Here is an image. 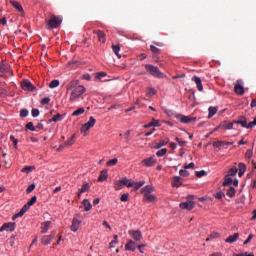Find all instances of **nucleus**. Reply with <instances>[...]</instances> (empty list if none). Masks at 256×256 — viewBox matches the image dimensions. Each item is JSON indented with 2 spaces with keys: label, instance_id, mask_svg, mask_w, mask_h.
Instances as JSON below:
<instances>
[{
  "label": "nucleus",
  "instance_id": "obj_19",
  "mask_svg": "<svg viewBox=\"0 0 256 256\" xmlns=\"http://www.w3.org/2000/svg\"><path fill=\"white\" fill-rule=\"evenodd\" d=\"M150 51L154 54L153 59L155 61H159V56H157V55H159V53H161V49L157 48L156 46L151 45Z\"/></svg>",
  "mask_w": 256,
  "mask_h": 256
},
{
  "label": "nucleus",
  "instance_id": "obj_51",
  "mask_svg": "<svg viewBox=\"0 0 256 256\" xmlns=\"http://www.w3.org/2000/svg\"><path fill=\"white\" fill-rule=\"evenodd\" d=\"M147 95L148 97H153V95H157V90L155 88H149Z\"/></svg>",
  "mask_w": 256,
  "mask_h": 256
},
{
  "label": "nucleus",
  "instance_id": "obj_56",
  "mask_svg": "<svg viewBox=\"0 0 256 256\" xmlns=\"http://www.w3.org/2000/svg\"><path fill=\"white\" fill-rule=\"evenodd\" d=\"M245 157L247 159H251L253 157V149L247 150L246 153H245Z\"/></svg>",
  "mask_w": 256,
  "mask_h": 256
},
{
  "label": "nucleus",
  "instance_id": "obj_26",
  "mask_svg": "<svg viewBox=\"0 0 256 256\" xmlns=\"http://www.w3.org/2000/svg\"><path fill=\"white\" fill-rule=\"evenodd\" d=\"M107 177H108V172H107L106 169H104V170H102V171L100 172V175H99V177H98V181H99L100 183H103V181H107Z\"/></svg>",
  "mask_w": 256,
  "mask_h": 256
},
{
  "label": "nucleus",
  "instance_id": "obj_25",
  "mask_svg": "<svg viewBox=\"0 0 256 256\" xmlns=\"http://www.w3.org/2000/svg\"><path fill=\"white\" fill-rule=\"evenodd\" d=\"M233 125H235V123L223 121V122L219 125V128H220V129H228V130H231V129H233Z\"/></svg>",
  "mask_w": 256,
  "mask_h": 256
},
{
  "label": "nucleus",
  "instance_id": "obj_48",
  "mask_svg": "<svg viewBox=\"0 0 256 256\" xmlns=\"http://www.w3.org/2000/svg\"><path fill=\"white\" fill-rule=\"evenodd\" d=\"M10 141L13 142V147H14V149H18L17 144L19 143V140H17V139L15 138V136L11 135V136H10Z\"/></svg>",
  "mask_w": 256,
  "mask_h": 256
},
{
  "label": "nucleus",
  "instance_id": "obj_23",
  "mask_svg": "<svg viewBox=\"0 0 256 256\" xmlns=\"http://www.w3.org/2000/svg\"><path fill=\"white\" fill-rule=\"evenodd\" d=\"M234 92L236 93V95H244L245 94V88H243V86L239 83H237L234 86Z\"/></svg>",
  "mask_w": 256,
  "mask_h": 256
},
{
  "label": "nucleus",
  "instance_id": "obj_34",
  "mask_svg": "<svg viewBox=\"0 0 256 256\" xmlns=\"http://www.w3.org/2000/svg\"><path fill=\"white\" fill-rule=\"evenodd\" d=\"M169 143V138H165L164 140H160L158 144L154 147L155 149H161V147H165Z\"/></svg>",
  "mask_w": 256,
  "mask_h": 256
},
{
  "label": "nucleus",
  "instance_id": "obj_28",
  "mask_svg": "<svg viewBox=\"0 0 256 256\" xmlns=\"http://www.w3.org/2000/svg\"><path fill=\"white\" fill-rule=\"evenodd\" d=\"M58 121H63V115L57 113L52 117V119L48 120V123H58Z\"/></svg>",
  "mask_w": 256,
  "mask_h": 256
},
{
  "label": "nucleus",
  "instance_id": "obj_49",
  "mask_svg": "<svg viewBox=\"0 0 256 256\" xmlns=\"http://www.w3.org/2000/svg\"><path fill=\"white\" fill-rule=\"evenodd\" d=\"M59 85V80H52L49 84L50 89H55Z\"/></svg>",
  "mask_w": 256,
  "mask_h": 256
},
{
  "label": "nucleus",
  "instance_id": "obj_4",
  "mask_svg": "<svg viewBox=\"0 0 256 256\" xmlns=\"http://www.w3.org/2000/svg\"><path fill=\"white\" fill-rule=\"evenodd\" d=\"M35 203H37V196H33L30 201L21 208L19 213L12 217L13 221L19 217H23L29 211V208L32 207V205H35Z\"/></svg>",
  "mask_w": 256,
  "mask_h": 256
},
{
  "label": "nucleus",
  "instance_id": "obj_22",
  "mask_svg": "<svg viewBox=\"0 0 256 256\" xmlns=\"http://www.w3.org/2000/svg\"><path fill=\"white\" fill-rule=\"evenodd\" d=\"M192 81L196 84L198 91H203V83L201 82V78L194 76L192 77Z\"/></svg>",
  "mask_w": 256,
  "mask_h": 256
},
{
  "label": "nucleus",
  "instance_id": "obj_62",
  "mask_svg": "<svg viewBox=\"0 0 256 256\" xmlns=\"http://www.w3.org/2000/svg\"><path fill=\"white\" fill-rule=\"evenodd\" d=\"M129 200V194H122L120 201H122L123 203H125L126 201Z\"/></svg>",
  "mask_w": 256,
  "mask_h": 256
},
{
  "label": "nucleus",
  "instance_id": "obj_52",
  "mask_svg": "<svg viewBox=\"0 0 256 256\" xmlns=\"http://www.w3.org/2000/svg\"><path fill=\"white\" fill-rule=\"evenodd\" d=\"M179 175L181 177H189V172L187 171V169L184 168L179 171Z\"/></svg>",
  "mask_w": 256,
  "mask_h": 256
},
{
  "label": "nucleus",
  "instance_id": "obj_57",
  "mask_svg": "<svg viewBox=\"0 0 256 256\" xmlns=\"http://www.w3.org/2000/svg\"><path fill=\"white\" fill-rule=\"evenodd\" d=\"M103 77H107V73L105 72L96 73V79H103Z\"/></svg>",
  "mask_w": 256,
  "mask_h": 256
},
{
  "label": "nucleus",
  "instance_id": "obj_41",
  "mask_svg": "<svg viewBox=\"0 0 256 256\" xmlns=\"http://www.w3.org/2000/svg\"><path fill=\"white\" fill-rule=\"evenodd\" d=\"M35 170V166H25L24 168H22L21 173H26L27 175H29V173H31V171Z\"/></svg>",
  "mask_w": 256,
  "mask_h": 256
},
{
  "label": "nucleus",
  "instance_id": "obj_8",
  "mask_svg": "<svg viewBox=\"0 0 256 256\" xmlns=\"http://www.w3.org/2000/svg\"><path fill=\"white\" fill-rule=\"evenodd\" d=\"M156 164L157 159H155V156H151L141 161V165H143L144 167H155Z\"/></svg>",
  "mask_w": 256,
  "mask_h": 256
},
{
  "label": "nucleus",
  "instance_id": "obj_14",
  "mask_svg": "<svg viewBox=\"0 0 256 256\" xmlns=\"http://www.w3.org/2000/svg\"><path fill=\"white\" fill-rule=\"evenodd\" d=\"M233 123L235 125H241L244 129H251V127H249V123H247V118L245 117H241L239 120H234Z\"/></svg>",
  "mask_w": 256,
  "mask_h": 256
},
{
  "label": "nucleus",
  "instance_id": "obj_16",
  "mask_svg": "<svg viewBox=\"0 0 256 256\" xmlns=\"http://www.w3.org/2000/svg\"><path fill=\"white\" fill-rule=\"evenodd\" d=\"M78 86H79V80H72L67 84L66 90L73 91L74 89H77Z\"/></svg>",
  "mask_w": 256,
  "mask_h": 256
},
{
  "label": "nucleus",
  "instance_id": "obj_55",
  "mask_svg": "<svg viewBox=\"0 0 256 256\" xmlns=\"http://www.w3.org/2000/svg\"><path fill=\"white\" fill-rule=\"evenodd\" d=\"M26 129H28L29 131H35V126L33 125V122H28L26 124Z\"/></svg>",
  "mask_w": 256,
  "mask_h": 256
},
{
  "label": "nucleus",
  "instance_id": "obj_24",
  "mask_svg": "<svg viewBox=\"0 0 256 256\" xmlns=\"http://www.w3.org/2000/svg\"><path fill=\"white\" fill-rule=\"evenodd\" d=\"M91 186H89V183H84L82 187L78 190V197L80 198L83 193H87Z\"/></svg>",
  "mask_w": 256,
  "mask_h": 256
},
{
  "label": "nucleus",
  "instance_id": "obj_39",
  "mask_svg": "<svg viewBox=\"0 0 256 256\" xmlns=\"http://www.w3.org/2000/svg\"><path fill=\"white\" fill-rule=\"evenodd\" d=\"M122 183L126 187H133L135 185V181H131V180L127 179V178H123L122 179Z\"/></svg>",
  "mask_w": 256,
  "mask_h": 256
},
{
  "label": "nucleus",
  "instance_id": "obj_60",
  "mask_svg": "<svg viewBox=\"0 0 256 256\" xmlns=\"http://www.w3.org/2000/svg\"><path fill=\"white\" fill-rule=\"evenodd\" d=\"M205 175H207V172L204 170L196 171V177H205Z\"/></svg>",
  "mask_w": 256,
  "mask_h": 256
},
{
  "label": "nucleus",
  "instance_id": "obj_30",
  "mask_svg": "<svg viewBox=\"0 0 256 256\" xmlns=\"http://www.w3.org/2000/svg\"><path fill=\"white\" fill-rule=\"evenodd\" d=\"M145 129H149V127H161V123L159 120L152 119L149 124L144 125Z\"/></svg>",
  "mask_w": 256,
  "mask_h": 256
},
{
  "label": "nucleus",
  "instance_id": "obj_20",
  "mask_svg": "<svg viewBox=\"0 0 256 256\" xmlns=\"http://www.w3.org/2000/svg\"><path fill=\"white\" fill-rule=\"evenodd\" d=\"M183 178L181 176H175L172 180V187H181L183 185Z\"/></svg>",
  "mask_w": 256,
  "mask_h": 256
},
{
  "label": "nucleus",
  "instance_id": "obj_37",
  "mask_svg": "<svg viewBox=\"0 0 256 256\" xmlns=\"http://www.w3.org/2000/svg\"><path fill=\"white\" fill-rule=\"evenodd\" d=\"M144 199H146V201H149V203H155V201H157V197H155V195L152 194L144 195Z\"/></svg>",
  "mask_w": 256,
  "mask_h": 256
},
{
  "label": "nucleus",
  "instance_id": "obj_15",
  "mask_svg": "<svg viewBox=\"0 0 256 256\" xmlns=\"http://www.w3.org/2000/svg\"><path fill=\"white\" fill-rule=\"evenodd\" d=\"M80 226H81V220H79L77 218H73L72 225H71V231H73L74 233H77V231H79Z\"/></svg>",
  "mask_w": 256,
  "mask_h": 256
},
{
  "label": "nucleus",
  "instance_id": "obj_6",
  "mask_svg": "<svg viewBox=\"0 0 256 256\" xmlns=\"http://www.w3.org/2000/svg\"><path fill=\"white\" fill-rule=\"evenodd\" d=\"M11 75H13L11 66H9L7 63L0 62V77L7 79V77H11Z\"/></svg>",
  "mask_w": 256,
  "mask_h": 256
},
{
  "label": "nucleus",
  "instance_id": "obj_50",
  "mask_svg": "<svg viewBox=\"0 0 256 256\" xmlns=\"http://www.w3.org/2000/svg\"><path fill=\"white\" fill-rule=\"evenodd\" d=\"M223 146H225V141L213 142V147H216L217 149H219V147H223Z\"/></svg>",
  "mask_w": 256,
  "mask_h": 256
},
{
  "label": "nucleus",
  "instance_id": "obj_64",
  "mask_svg": "<svg viewBox=\"0 0 256 256\" xmlns=\"http://www.w3.org/2000/svg\"><path fill=\"white\" fill-rule=\"evenodd\" d=\"M249 127L250 129H253V127H256V117L254 118L253 121L249 122Z\"/></svg>",
  "mask_w": 256,
  "mask_h": 256
},
{
  "label": "nucleus",
  "instance_id": "obj_1",
  "mask_svg": "<svg viewBox=\"0 0 256 256\" xmlns=\"http://www.w3.org/2000/svg\"><path fill=\"white\" fill-rule=\"evenodd\" d=\"M144 67L147 73L156 79H165L167 77L165 73L161 72L159 67L154 66L153 64H146Z\"/></svg>",
  "mask_w": 256,
  "mask_h": 256
},
{
  "label": "nucleus",
  "instance_id": "obj_12",
  "mask_svg": "<svg viewBox=\"0 0 256 256\" xmlns=\"http://www.w3.org/2000/svg\"><path fill=\"white\" fill-rule=\"evenodd\" d=\"M23 91H35V85L29 80H23L21 83Z\"/></svg>",
  "mask_w": 256,
  "mask_h": 256
},
{
  "label": "nucleus",
  "instance_id": "obj_54",
  "mask_svg": "<svg viewBox=\"0 0 256 256\" xmlns=\"http://www.w3.org/2000/svg\"><path fill=\"white\" fill-rule=\"evenodd\" d=\"M237 175V168H231L228 172L229 177H235Z\"/></svg>",
  "mask_w": 256,
  "mask_h": 256
},
{
  "label": "nucleus",
  "instance_id": "obj_3",
  "mask_svg": "<svg viewBox=\"0 0 256 256\" xmlns=\"http://www.w3.org/2000/svg\"><path fill=\"white\" fill-rule=\"evenodd\" d=\"M61 23H63V17L62 16H55L51 15L50 19L46 21V29H57L61 26Z\"/></svg>",
  "mask_w": 256,
  "mask_h": 256
},
{
  "label": "nucleus",
  "instance_id": "obj_33",
  "mask_svg": "<svg viewBox=\"0 0 256 256\" xmlns=\"http://www.w3.org/2000/svg\"><path fill=\"white\" fill-rule=\"evenodd\" d=\"M10 3L14 7V9H17V11H19L20 13H23V6H21L19 2L11 0Z\"/></svg>",
  "mask_w": 256,
  "mask_h": 256
},
{
  "label": "nucleus",
  "instance_id": "obj_32",
  "mask_svg": "<svg viewBox=\"0 0 256 256\" xmlns=\"http://www.w3.org/2000/svg\"><path fill=\"white\" fill-rule=\"evenodd\" d=\"M141 193H143L144 196L153 193V188H152V186H151V185H147V186L143 187V188L141 189Z\"/></svg>",
  "mask_w": 256,
  "mask_h": 256
},
{
  "label": "nucleus",
  "instance_id": "obj_35",
  "mask_svg": "<svg viewBox=\"0 0 256 256\" xmlns=\"http://www.w3.org/2000/svg\"><path fill=\"white\" fill-rule=\"evenodd\" d=\"M235 193H237L235 191V188L233 186H230L228 189H227V192H226V195L228 197H230L231 199H233V197H235Z\"/></svg>",
  "mask_w": 256,
  "mask_h": 256
},
{
  "label": "nucleus",
  "instance_id": "obj_36",
  "mask_svg": "<svg viewBox=\"0 0 256 256\" xmlns=\"http://www.w3.org/2000/svg\"><path fill=\"white\" fill-rule=\"evenodd\" d=\"M209 114H208V119H211V117H214L217 114V107H209L208 108Z\"/></svg>",
  "mask_w": 256,
  "mask_h": 256
},
{
  "label": "nucleus",
  "instance_id": "obj_7",
  "mask_svg": "<svg viewBox=\"0 0 256 256\" xmlns=\"http://www.w3.org/2000/svg\"><path fill=\"white\" fill-rule=\"evenodd\" d=\"M95 123H97V120L93 116H91L89 118V121L82 126L81 132L85 133L89 131V129H91L92 127H95Z\"/></svg>",
  "mask_w": 256,
  "mask_h": 256
},
{
  "label": "nucleus",
  "instance_id": "obj_18",
  "mask_svg": "<svg viewBox=\"0 0 256 256\" xmlns=\"http://www.w3.org/2000/svg\"><path fill=\"white\" fill-rule=\"evenodd\" d=\"M135 249H137V243L133 240H129L125 245V251H135Z\"/></svg>",
  "mask_w": 256,
  "mask_h": 256
},
{
  "label": "nucleus",
  "instance_id": "obj_27",
  "mask_svg": "<svg viewBox=\"0 0 256 256\" xmlns=\"http://www.w3.org/2000/svg\"><path fill=\"white\" fill-rule=\"evenodd\" d=\"M238 167V177H243V175H245V171H247V166L245 165V163H239Z\"/></svg>",
  "mask_w": 256,
  "mask_h": 256
},
{
  "label": "nucleus",
  "instance_id": "obj_11",
  "mask_svg": "<svg viewBox=\"0 0 256 256\" xmlns=\"http://www.w3.org/2000/svg\"><path fill=\"white\" fill-rule=\"evenodd\" d=\"M57 234V231H52L50 235L43 236L41 239L42 245H49L53 239H55V235Z\"/></svg>",
  "mask_w": 256,
  "mask_h": 256
},
{
  "label": "nucleus",
  "instance_id": "obj_40",
  "mask_svg": "<svg viewBox=\"0 0 256 256\" xmlns=\"http://www.w3.org/2000/svg\"><path fill=\"white\" fill-rule=\"evenodd\" d=\"M75 143V134H73L66 142H64V145L66 147H71Z\"/></svg>",
  "mask_w": 256,
  "mask_h": 256
},
{
  "label": "nucleus",
  "instance_id": "obj_9",
  "mask_svg": "<svg viewBox=\"0 0 256 256\" xmlns=\"http://www.w3.org/2000/svg\"><path fill=\"white\" fill-rule=\"evenodd\" d=\"M128 234L130 237H132V239H134V241H136V243H140V241L143 239V235L139 230H130L128 231Z\"/></svg>",
  "mask_w": 256,
  "mask_h": 256
},
{
  "label": "nucleus",
  "instance_id": "obj_2",
  "mask_svg": "<svg viewBox=\"0 0 256 256\" xmlns=\"http://www.w3.org/2000/svg\"><path fill=\"white\" fill-rule=\"evenodd\" d=\"M165 113L166 115H168V117H172V115H174V117H176V119L180 121V123L189 124L195 123V121H197V117L185 116L182 114H174L173 110H166Z\"/></svg>",
  "mask_w": 256,
  "mask_h": 256
},
{
  "label": "nucleus",
  "instance_id": "obj_31",
  "mask_svg": "<svg viewBox=\"0 0 256 256\" xmlns=\"http://www.w3.org/2000/svg\"><path fill=\"white\" fill-rule=\"evenodd\" d=\"M51 227V221H46L44 223H42V227H41V233L45 234L49 231V228Z\"/></svg>",
  "mask_w": 256,
  "mask_h": 256
},
{
  "label": "nucleus",
  "instance_id": "obj_10",
  "mask_svg": "<svg viewBox=\"0 0 256 256\" xmlns=\"http://www.w3.org/2000/svg\"><path fill=\"white\" fill-rule=\"evenodd\" d=\"M15 225V222L4 223L0 228V233H3V231H9L10 233H13V231H15Z\"/></svg>",
  "mask_w": 256,
  "mask_h": 256
},
{
  "label": "nucleus",
  "instance_id": "obj_29",
  "mask_svg": "<svg viewBox=\"0 0 256 256\" xmlns=\"http://www.w3.org/2000/svg\"><path fill=\"white\" fill-rule=\"evenodd\" d=\"M82 205L84 207V211H91V209H93V205H91V202H89V199H84L82 202Z\"/></svg>",
  "mask_w": 256,
  "mask_h": 256
},
{
  "label": "nucleus",
  "instance_id": "obj_42",
  "mask_svg": "<svg viewBox=\"0 0 256 256\" xmlns=\"http://www.w3.org/2000/svg\"><path fill=\"white\" fill-rule=\"evenodd\" d=\"M119 162V160L117 158H114L112 160H109L107 163H106V166L107 167H115V165H117V163Z\"/></svg>",
  "mask_w": 256,
  "mask_h": 256
},
{
  "label": "nucleus",
  "instance_id": "obj_5",
  "mask_svg": "<svg viewBox=\"0 0 256 256\" xmlns=\"http://www.w3.org/2000/svg\"><path fill=\"white\" fill-rule=\"evenodd\" d=\"M85 91H86L85 86L79 85L74 90H72V92L70 94L69 101H71V103H73V101H76V99H79V97H81V95H83V93H85Z\"/></svg>",
  "mask_w": 256,
  "mask_h": 256
},
{
  "label": "nucleus",
  "instance_id": "obj_58",
  "mask_svg": "<svg viewBox=\"0 0 256 256\" xmlns=\"http://www.w3.org/2000/svg\"><path fill=\"white\" fill-rule=\"evenodd\" d=\"M42 105H49L51 103V98L45 97L41 100Z\"/></svg>",
  "mask_w": 256,
  "mask_h": 256
},
{
  "label": "nucleus",
  "instance_id": "obj_45",
  "mask_svg": "<svg viewBox=\"0 0 256 256\" xmlns=\"http://www.w3.org/2000/svg\"><path fill=\"white\" fill-rule=\"evenodd\" d=\"M145 185V181H140V182H134V190L138 191V189H141Z\"/></svg>",
  "mask_w": 256,
  "mask_h": 256
},
{
  "label": "nucleus",
  "instance_id": "obj_17",
  "mask_svg": "<svg viewBox=\"0 0 256 256\" xmlns=\"http://www.w3.org/2000/svg\"><path fill=\"white\" fill-rule=\"evenodd\" d=\"M93 33H94V35H97L98 41L100 43H105V41H106V39H105V32H103L101 30H94Z\"/></svg>",
  "mask_w": 256,
  "mask_h": 256
},
{
  "label": "nucleus",
  "instance_id": "obj_38",
  "mask_svg": "<svg viewBox=\"0 0 256 256\" xmlns=\"http://www.w3.org/2000/svg\"><path fill=\"white\" fill-rule=\"evenodd\" d=\"M112 51L115 53V55L118 57V59H121V54H119V51H121V47L119 45H112Z\"/></svg>",
  "mask_w": 256,
  "mask_h": 256
},
{
  "label": "nucleus",
  "instance_id": "obj_63",
  "mask_svg": "<svg viewBox=\"0 0 256 256\" xmlns=\"http://www.w3.org/2000/svg\"><path fill=\"white\" fill-rule=\"evenodd\" d=\"M31 113H32V117H39V109L34 108L32 109Z\"/></svg>",
  "mask_w": 256,
  "mask_h": 256
},
{
  "label": "nucleus",
  "instance_id": "obj_61",
  "mask_svg": "<svg viewBox=\"0 0 256 256\" xmlns=\"http://www.w3.org/2000/svg\"><path fill=\"white\" fill-rule=\"evenodd\" d=\"M32 191H35V184H31L26 189V193H32Z\"/></svg>",
  "mask_w": 256,
  "mask_h": 256
},
{
  "label": "nucleus",
  "instance_id": "obj_43",
  "mask_svg": "<svg viewBox=\"0 0 256 256\" xmlns=\"http://www.w3.org/2000/svg\"><path fill=\"white\" fill-rule=\"evenodd\" d=\"M231 183H233V178L229 177V175L225 176L223 186L227 187L228 185H231Z\"/></svg>",
  "mask_w": 256,
  "mask_h": 256
},
{
  "label": "nucleus",
  "instance_id": "obj_21",
  "mask_svg": "<svg viewBox=\"0 0 256 256\" xmlns=\"http://www.w3.org/2000/svg\"><path fill=\"white\" fill-rule=\"evenodd\" d=\"M239 240V233H234L233 235L229 236L225 239V243H236Z\"/></svg>",
  "mask_w": 256,
  "mask_h": 256
},
{
  "label": "nucleus",
  "instance_id": "obj_53",
  "mask_svg": "<svg viewBox=\"0 0 256 256\" xmlns=\"http://www.w3.org/2000/svg\"><path fill=\"white\" fill-rule=\"evenodd\" d=\"M123 183H122V180L118 181L115 183V189L116 191H120V189H123Z\"/></svg>",
  "mask_w": 256,
  "mask_h": 256
},
{
  "label": "nucleus",
  "instance_id": "obj_13",
  "mask_svg": "<svg viewBox=\"0 0 256 256\" xmlns=\"http://www.w3.org/2000/svg\"><path fill=\"white\" fill-rule=\"evenodd\" d=\"M195 208V202L193 200H188L186 202L180 203V209H186L187 211H191Z\"/></svg>",
  "mask_w": 256,
  "mask_h": 256
},
{
  "label": "nucleus",
  "instance_id": "obj_44",
  "mask_svg": "<svg viewBox=\"0 0 256 256\" xmlns=\"http://www.w3.org/2000/svg\"><path fill=\"white\" fill-rule=\"evenodd\" d=\"M220 236L221 234H219V232H212L206 241H211V239H219Z\"/></svg>",
  "mask_w": 256,
  "mask_h": 256
},
{
  "label": "nucleus",
  "instance_id": "obj_46",
  "mask_svg": "<svg viewBox=\"0 0 256 256\" xmlns=\"http://www.w3.org/2000/svg\"><path fill=\"white\" fill-rule=\"evenodd\" d=\"M83 113H85V108H79L77 110H75L72 115L73 117H77L79 115H83Z\"/></svg>",
  "mask_w": 256,
  "mask_h": 256
},
{
  "label": "nucleus",
  "instance_id": "obj_59",
  "mask_svg": "<svg viewBox=\"0 0 256 256\" xmlns=\"http://www.w3.org/2000/svg\"><path fill=\"white\" fill-rule=\"evenodd\" d=\"M27 115H29V110L27 109L20 110V117H27Z\"/></svg>",
  "mask_w": 256,
  "mask_h": 256
},
{
  "label": "nucleus",
  "instance_id": "obj_47",
  "mask_svg": "<svg viewBox=\"0 0 256 256\" xmlns=\"http://www.w3.org/2000/svg\"><path fill=\"white\" fill-rule=\"evenodd\" d=\"M167 154V148H162L161 150H158L157 152H156V155L158 156V157H163L164 155H166Z\"/></svg>",
  "mask_w": 256,
  "mask_h": 256
}]
</instances>
